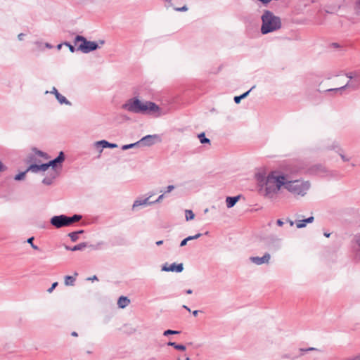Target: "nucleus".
I'll return each instance as SVG.
<instances>
[{
  "instance_id": "f257e3e1",
  "label": "nucleus",
  "mask_w": 360,
  "mask_h": 360,
  "mask_svg": "<svg viewBox=\"0 0 360 360\" xmlns=\"http://www.w3.org/2000/svg\"><path fill=\"white\" fill-rule=\"evenodd\" d=\"M122 108L132 113L153 115L155 117H160L165 114L154 102L143 101L140 100L138 97H133L128 99L122 105Z\"/></svg>"
},
{
  "instance_id": "f03ea898",
  "label": "nucleus",
  "mask_w": 360,
  "mask_h": 360,
  "mask_svg": "<svg viewBox=\"0 0 360 360\" xmlns=\"http://www.w3.org/2000/svg\"><path fill=\"white\" fill-rule=\"evenodd\" d=\"M286 174L279 171H272L266 176L264 195L273 198L282 186L285 188Z\"/></svg>"
},
{
  "instance_id": "7ed1b4c3",
  "label": "nucleus",
  "mask_w": 360,
  "mask_h": 360,
  "mask_svg": "<svg viewBox=\"0 0 360 360\" xmlns=\"http://www.w3.org/2000/svg\"><path fill=\"white\" fill-rule=\"evenodd\" d=\"M261 19L262 22L261 32L263 34L278 30L282 26L281 18L268 10L264 11Z\"/></svg>"
},
{
  "instance_id": "20e7f679",
  "label": "nucleus",
  "mask_w": 360,
  "mask_h": 360,
  "mask_svg": "<svg viewBox=\"0 0 360 360\" xmlns=\"http://www.w3.org/2000/svg\"><path fill=\"white\" fill-rule=\"evenodd\" d=\"M311 187L309 181L300 179L292 180L289 175L286 174L285 189L295 196H304Z\"/></svg>"
},
{
  "instance_id": "39448f33",
  "label": "nucleus",
  "mask_w": 360,
  "mask_h": 360,
  "mask_svg": "<svg viewBox=\"0 0 360 360\" xmlns=\"http://www.w3.org/2000/svg\"><path fill=\"white\" fill-rule=\"evenodd\" d=\"M82 218V215L79 214H74L72 217L61 214L53 217L50 220V223L54 227L60 229L64 226H69L72 224L79 221Z\"/></svg>"
},
{
  "instance_id": "423d86ee",
  "label": "nucleus",
  "mask_w": 360,
  "mask_h": 360,
  "mask_svg": "<svg viewBox=\"0 0 360 360\" xmlns=\"http://www.w3.org/2000/svg\"><path fill=\"white\" fill-rule=\"evenodd\" d=\"M79 42H80V44L78 45L77 50L81 51L84 53H88L99 48L98 44L96 42L88 41L83 36H76L74 43L75 45H77Z\"/></svg>"
},
{
  "instance_id": "0eeeda50",
  "label": "nucleus",
  "mask_w": 360,
  "mask_h": 360,
  "mask_svg": "<svg viewBox=\"0 0 360 360\" xmlns=\"http://www.w3.org/2000/svg\"><path fill=\"white\" fill-rule=\"evenodd\" d=\"M160 141V138L158 134L146 135L141 139L138 141L140 147L143 146H150L154 145L157 142Z\"/></svg>"
},
{
  "instance_id": "6e6552de",
  "label": "nucleus",
  "mask_w": 360,
  "mask_h": 360,
  "mask_svg": "<svg viewBox=\"0 0 360 360\" xmlns=\"http://www.w3.org/2000/svg\"><path fill=\"white\" fill-rule=\"evenodd\" d=\"M360 85V77H355V79L349 80L347 84L339 88L328 89V91H338L345 89V88H351L354 90L356 89Z\"/></svg>"
},
{
  "instance_id": "1a4fd4ad",
  "label": "nucleus",
  "mask_w": 360,
  "mask_h": 360,
  "mask_svg": "<svg viewBox=\"0 0 360 360\" xmlns=\"http://www.w3.org/2000/svg\"><path fill=\"white\" fill-rule=\"evenodd\" d=\"M161 270L162 271H175L177 273H180L184 270V266L182 263H180L179 264H176V263H172L169 265L167 263H166L162 266Z\"/></svg>"
},
{
  "instance_id": "9d476101",
  "label": "nucleus",
  "mask_w": 360,
  "mask_h": 360,
  "mask_svg": "<svg viewBox=\"0 0 360 360\" xmlns=\"http://www.w3.org/2000/svg\"><path fill=\"white\" fill-rule=\"evenodd\" d=\"M271 259V255L268 252H266L262 257H250V260L257 264L262 265L264 264H269Z\"/></svg>"
},
{
  "instance_id": "9b49d317",
  "label": "nucleus",
  "mask_w": 360,
  "mask_h": 360,
  "mask_svg": "<svg viewBox=\"0 0 360 360\" xmlns=\"http://www.w3.org/2000/svg\"><path fill=\"white\" fill-rule=\"evenodd\" d=\"M60 172L57 169H53L49 172L48 175L42 180V183L45 185H51L54 179L59 175Z\"/></svg>"
},
{
  "instance_id": "f8f14e48",
  "label": "nucleus",
  "mask_w": 360,
  "mask_h": 360,
  "mask_svg": "<svg viewBox=\"0 0 360 360\" xmlns=\"http://www.w3.org/2000/svg\"><path fill=\"white\" fill-rule=\"evenodd\" d=\"M327 169L323 167L322 165H314L310 169V173L316 175H319L321 176H325L327 175Z\"/></svg>"
},
{
  "instance_id": "ddd939ff",
  "label": "nucleus",
  "mask_w": 360,
  "mask_h": 360,
  "mask_svg": "<svg viewBox=\"0 0 360 360\" xmlns=\"http://www.w3.org/2000/svg\"><path fill=\"white\" fill-rule=\"evenodd\" d=\"M64 160L65 155L63 152L60 151L56 158L49 162L50 166L52 167L51 171H53V169H57L58 164H61Z\"/></svg>"
},
{
  "instance_id": "4468645a",
  "label": "nucleus",
  "mask_w": 360,
  "mask_h": 360,
  "mask_svg": "<svg viewBox=\"0 0 360 360\" xmlns=\"http://www.w3.org/2000/svg\"><path fill=\"white\" fill-rule=\"evenodd\" d=\"M153 195V194L150 195L148 198L143 200H136L134 201L133 204V208L136 207H139L141 205H153L155 203V202L149 201V198Z\"/></svg>"
},
{
  "instance_id": "2eb2a0df",
  "label": "nucleus",
  "mask_w": 360,
  "mask_h": 360,
  "mask_svg": "<svg viewBox=\"0 0 360 360\" xmlns=\"http://www.w3.org/2000/svg\"><path fill=\"white\" fill-rule=\"evenodd\" d=\"M240 195L234 197H227L226 199V206L228 208L233 207L236 203L238 201Z\"/></svg>"
},
{
  "instance_id": "dca6fc26",
  "label": "nucleus",
  "mask_w": 360,
  "mask_h": 360,
  "mask_svg": "<svg viewBox=\"0 0 360 360\" xmlns=\"http://www.w3.org/2000/svg\"><path fill=\"white\" fill-rule=\"evenodd\" d=\"M87 247L86 243H81L79 244H77L75 245L74 247L71 248L69 246L65 245V249L70 251H78V250H83L85 248Z\"/></svg>"
},
{
  "instance_id": "f3484780",
  "label": "nucleus",
  "mask_w": 360,
  "mask_h": 360,
  "mask_svg": "<svg viewBox=\"0 0 360 360\" xmlns=\"http://www.w3.org/2000/svg\"><path fill=\"white\" fill-rule=\"evenodd\" d=\"M130 303L129 299H128L127 297L121 296L117 301V304L119 307L123 309L128 306Z\"/></svg>"
},
{
  "instance_id": "a211bd4d",
  "label": "nucleus",
  "mask_w": 360,
  "mask_h": 360,
  "mask_svg": "<svg viewBox=\"0 0 360 360\" xmlns=\"http://www.w3.org/2000/svg\"><path fill=\"white\" fill-rule=\"evenodd\" d=\"M109 142L105 140H101L98 141H96L94 143V146L96 148H100V153L103 151V148H108Z\"/></svg>"
},
{
  "instance_id": "6ab92c4d",
  "label": "nucleus",
  "mask_w": 360,
  "mask_h": 360,
  "mask_svg": "<svg viewBox=\"0 0 360 360\" xmlns=\"http://www.w3.org/2000/svg\"><path fill=\"white\" fill-rule=\"evenodd\" d=\"M202 236L201 233H197L194 236H188L187 238H184L183 240H181V243H180V247H184L185 246L187 243L190 240H195V239H198L199 238L200 236Z\"/></svg>"
},
{
  "instance_id": "aec40b11",
  "label": "nucleus",
  "mask_w": 360,
  "mask_h": 360,
  "mask_svg": "<svg viewBox=\"0 0 360 360\" xmlns=\"http://www.w3.org/2000/svg\"><path fill=\"white\" fill-rule=\"evenodd\" d=\"M56 98L60 104H65L68 105H72V103L64 96L61 95L60 93H57Z\"/></svg>"
},
{
  "instance_id": "412c9836",
  "label": "nucleus",
  "mask_w": 360,
  "mask_h": 360,
  "mask_svg": "<svg viewBox=\"0 0 360 360\" xmlns=\"http://www.w3.org/2000/svg\"><path fill=\"white\" fill-rule=\"evenodd\" d=\"M335 148H338V153H339L340 156L341 157L342 160L344 162H348L349 161L350 158L346 157L345 155L342 154V150H340L338 146V144L333 143L330 147V149L335 150Z\"/></svg>"
},
{
  "instance_id": "4be33fe9",
  "label": "nucleus",
  "mask_w": 360,
  "mask_h": 360,
  "mask_svg": "<svg viewBox=\"0 0 360 360\" xmlns=\"http://www.w3.org/2000/svg\"><path fill=\"white\" fill-rule=\"evenodd\" d=\"M255 87V86H253L250 90H248V91L245 92L244 94H243L242 95L240 96H235L234 97V101L236 103H239L241 101V99H243L245 98H246L248 94H250V92Z\"/></svg>"
},
{
  "instance_id": "5701e85b",
  "label": "nucleus",
  "mask_w": 360,
  "mask_h": 360,
  "mask_svg": "<svg viewBox=\"0 0 360 360\" xmlns=\"http://www.w3.org/2000/svg\"><path fill=\"white\" fill-rule=\"evenodd\" d=\"M75 277L72 276H65V285L67 286H73L75 282Z\"/></svg>"
},
{
  "instance_id": "b1692460",
  "label": "nucleus",
  "mask_w": 360,
  "mask_h": 360,
  "mask_svg": "<svg viewBox=\"0 0 360 360\" xmlns=\"http://www.w3.org/2000/svg\"><path fill=\"white\" fill-rule=\"evenodd\" d=\"M167 345L169 346H172L174 348H175L177 350H180V351H184L186 350V347L183 345H179V344H176V342H169L167 343Z\"/></svg>"
},
{
  "instance_id": "393cba45",
  "label": "nucleus",
  "mask_w": 360,
  "mask_h": 360,
  "mask_svg": "<svg viewBox=\"0 0 360 360\" xmlns=\"http://www.w3.org/2000/svg\"><path fill=\"white\" fill-rule=\"evenodd\" d=\"M27 171L37 173L40 171V165L32 164L27 167Z\"/></svg>"
},
{
  "instance_id": "a878e982",
  "label": "nucleus",
  "mask_w": 360,
  "mask_h": 360,
  "mask_svg": "<svg viewBox=\"0 0 360 360\" xmlns=\"http://www.w3.org/2000/svg\"><path fill=\"white\" fill-rule=\"evenodd\" d=\"M201 143H210V140L205 137V133L202 132L198 136Z\"/></svg>"
},
{
  "instance_id": "bb28decb",
  "label": "nucleus",
  "mask_w": 360,
  "mask_h": 360,
  "mask_svg": "<svg viewBox=\"0 0 360 360\" xmlns=\"http://www.w3.org/2000/svg\"><path fill=\"white\" fill-rule=\"evenodd\" d=\"M137 147H140L139 146V143H138V141H136V143H134L123 145L122 146V149L123 150H128V149H130V148H137Z\"/></svg>"
},
{
  "instance_id": "cd10ccee",
  "label": "nucleus",
  "mask_w": 360,
  "mask_h": 360,
  "mask_svg": "<svg viewBox=\"0 0 360 360\" xmlns=\"http://www.w3.org/2000/svg\"><path fill=\"white\" fill-rule=\"evenodd\" d=\"M185 217L187 221L192 220L195 217V214L192 210H186L185 211Z\"/></svg>"
},
{
  "instance_id": "c85d7f7f",
  "label": "nucleus",
  "mask_w": 360,
  "mask_h": 360,
  "mask_svg": "<svg viewBox=\"0 0 360 360\" xmlns=\"http://www.w3.org/2000/svg\"><path fill=\"white\" fill-rule=\"evenodd\" d=\"M27 172V171L26 169L25 172H22L19 173L18 174L15 175V176L14 177V179L16 181L22 180L25 178Z\"/></svg>"
},
{
  "instance_id": "c756f323",
  "label": "nucleus",
  "mask_w": 360,
  "mask_h": 360,
  "mask_svg": "<svg viewBox=\"0 0 360 360\" xmlns=\"http://www.w3.org/2000/svg\"><path fill=\"white\" fill-rule=\"evenodd\" d=\"M347 77L349 79V80L355 79V77H360V75L356 72H349L346 74Z\"/></svg>"
},
{
  "instance_id": "7c9ffc66",
  "label": "nucleus",
  "mask_w": 360,
  "mask_h": 360,
  "mask_svg": "<svg viewBox=\"0 0 360 360\" xmlns=\"http://www.w3.org/2000/svg\"><path fill=\"white\" fill-rule=\"evenodd\" d=\"M296 226L298 229H302V228L305 227L306 226L305 220L302 219V220L296 221Z\"/></svg>"
},
{
  "instance_id": "2f4dec72",
  "label": "nucleus",
  "mask_w": 360,
  "mask_h": 360,
  "mask_svg": "<svg viewBox=\"0 0 360 360\" xmlns=\"http://www.w3.org/2000/svg\"><path fill=\"white\" fill-rule=\"evenodd\" d=\"M35 153L38 156L44 158V159H48L49 158V155L46 153L39 150H37V149H35Z\"/></svg>"
},
{
  "instance_id": "473e14b6",
  "label": "nucleus",
  "mask_w": 360,
  "mask_h": 360,
  "mask_svg": "<svg viewBox=\"0 0 360 360\" xmlns=\"http://www.w3.org/2000/svg\"><path fill=\"white\" fill-rule=\"evenodd\" d=\"M180 333V331H178V330H165L164 333H163V335L165 336H167V335H176V334H179Z\"/></svg>"
},
{
  "instance_id": "72a5a7b5",
  "label": "nucleus",
  "mask_w": 360,
  "mask_h": 360,
  "mask_svg": "<svg viewBox=\"0 0 360 360\" xmlns=\"http://www.w3.org/2000/svg\"><path fill=\"white\" fill-rule=\"evenodd\" d=\"M68 236L70 238L72 242H75L78 240L77 233L71 232L68 233Z\"/></svg>"
},
{
  "instance_id": "f704fd0d",
  "label": "nucleus",
  "mask_w": 360,
  "mask_h": 360,
  "mask_svg": "<svg viewBox=\"0 0 360 360\" xmlns=\"http://www.w3.org/2000/svg\"><path fill=\"white\" fill-rule=\"evenodd\" d=\"M354 10L358 15H360V0H356L355 2Z\"/></svg>"
},
{
  "instance_id": "c9c22d12",
  "label": "nucleus",
  "mask_w": 360,
  "mask_h": 360,
  "mask_svg": "<svg viewBox=\"0 0 360 360\" xmlns=\"http://www.w3.org/2000/svg\"><path fill=\"white\" fill-rule=\"evenodd\" d=\"M50 165L49 162L47 163H44V164H41L40 165V171H43V172H45L46 171L49 167H50Z\"/></svg>"
},
{
  "instance_id": "e433bc0d",
  "label": "nucleus",
  "mask_w": 360,
  "mask_h": 360,
  "mask_svg": "<svg viewBox=\"0 0 360 360\" xmlns=\"http://www.w3.org/2000/svg\"><path fill=\"white\" fill-rule=\"evenodd\" d=\"M63 44L69 48L70 52L74 53L75 51V48L70 43L65 41Z\"/></svg>"
},
{
  "instance_id": "4c0bfd02",
  "label": "nucleus",
  "mask_w": 360,
  "mask_h": 360,
  "mask_svg": "<svg viewBox=\"0 0 360 360\" xmlns=\"http://www.w3.org/2000/svg\"><path fill=\"white\" fill-rule=\"evenodd\" d=\"M33 240H34V238L33 237H31L30 238L27 239V243H30L32 246V248L34 250H39V248L35 245L34 243H33Z\"/></svg>"
},
{
  "instance_id": "58836bf2",
  "label": "nucleus",
  "mask_w": 360,
  "mask_h": 360,
  "mask_svg": "<svg viewBox=\"0 0 360 360\" xmlns=\"http://www.w3.org/2000/svg\"><path fill=\"white\" fill-rule=\"evenodd\" d=\"M58 285V282H54L52 285L51 286V288H49L48 290H47V292L49 293H51L53 292V290L56 288V287Z\"/></svg>"
},
{
  "instance_id": "ea45409f",
  "label": "nucleus",
  "mask_w": 360,
  "mask_h": 360,
  "mask_svg": "<svg viewBox=\"0 0 360 360\" xmlns=\"http://www.w3.org/2000/svg\"><path fill=\"white\" fill-rule=\"evenodd\" d=\"M188 7L186 6H184L182 7H177L175 8L174 10L176 11H188Z\"/></svg>"
},
{
  "instance_id": "a19ab883",
  "label": "nucleus",
  "mask_w": 360,
  "mask_h": 360,
  "mask_svg": "<svg viewBox=\"0 0 360 360\" xmlns=\"http://www.w3.org/2000/svg\"><path fill=\"white\" fill-rule=\"evenodd\" d=\"M355 241L357 245L359 246V250H360V233L356 234L355 236Z\"/></svg>"
},
{
  "instance_id": "79ce46f5",
  "label": "nucleus",
  "mask_w": 360,
  "mask_h": 360,
  "mask_svg": "<svg viewBox=\"0 0 360 360\" xmlns=\"http://www.w3.org/2000/svg\"><path fill=\"white\" fill-rule=\"evenodd\" d=\"M174 189V186L173 185H169V186L166 188L165 193H170V192H172Z\"/></svg>"
},
{
  "instance_id": "37998d69",
  "label": "nucleus",
  "mask_w": 360,
  "mask_h": 360,
  "mask_svg": "<svg viewBox=\"0 0 360 360\" xmlns=\"http://www.w3.org/2000/svg\"><path fill=\"white\" fill-rule=\"evenodd\" d=\"M285 359H292V358L290 356V354H283L281 356V360H285Z\"/></svg>"
},
{
  "instance_id": "c03bdc74",
  "label": "nucleus",
  "mask_w": 360,
  "mask_h": 360,
  "mask_svg": "<svg viewBox=\"0 0 360 360\" xmlns=\"http://www.w3.org/2000/svg\"><path fill=\"white\" fill-rule=\"evenodd\" d=\"M101 245H103L102 242L98 243L96 245H91L90 247L92 248L93 249L96 250V249H98Z\"/></svg>"
},
{
  "instance_id": "a18cd8bd",
  "label": "nucleus",
  "mask_w": 360,
  "mask_h": 360,
  "mask_svg": "<svg viewBox=\"0 0 360 360\" xmlns=\"http://www.w3.org/2000/svg\"><path fill=\"white\" fill-rule=\"evenodd\" d=\"M314 219V217H308L307 219H305L304 220H305V223L307 224V223L313 222Z\"/></svg>"
},
{
  "instance_id": "49530a36",
  "label": "nucleus",
  "mask_w": 360,
  "mask_h": 360,
  "mask_svg": "<svg viewBox=\"0 0 360 360\" xmlns=\"http://www.w3.org/2000/svg\"><path fill=\"white\" fill-rule=\"evenodd\" d=\"M164 198V194H161L160 195H159V197L158 198V199L156 200H155L154 202H155V203L157 202H160L162 201V200Z\"/></svg>"
},
{
  "instance_id": "de8ad7c7",
  "label": "nucleus",
  "mask_w": 360,
  "mask_h": 360,
  "mask_svg": "<svg viewBox=\"0 0 360 360\" xmlns=\"http://www.w3.org/2000/svg\"><path fill=\"white\" fill-rule=\"evenodd\" d=\"M51 94H53L55 96L57 95V93H59L56 87H53L52 90L50 91Z\"/></svg>"
},
{
  "instance_id": "09e8293b",
  "label": "nucleus",
  "mask_w": 360,
  "mask_h": 360,
  "mask_svg": "<svg viewBox=\"0 0 360 360\" xmlns=\"http://www.w3.org/2000/svg\"><path fill=\"white\" fill-rule=\"evenodd\" d=\"M117 147V145L116 143H109L108 148H115Z\"/></svg>"
},
{
  "instance_id": "8fccbe9b",
  "label": "nucleus",
  "mask_w": 360,
  "mask_h": 360,
  "mask_svg": "<svg viewBox=\"0 0 360 360\" xmlns=\"http://www.w3.org/2000/svg\"><path fill=\"white\" fill-rule=\"evenodd\" d=\"M276 224L279 226H281L283 225V221L281 220V219H278L277 221H276Z\"/></svg>"
},
{
  "instance_id": "3c124183",
  "label": "nucleus",
  "mask_w": 360,
  "mask_h": 360,
  "mask_svg": "<svg viewBox=\"0 0 360 360\" xmlns=\"http://www.w3.org/2000/svg\"><path fill=\"white\" fill-rule=\"evenodd\" d=\"M24 36H25L24 34L20 33V34H18V38L19 40L22 41L23 39Z\"/></svg>"
},
{
  "instance_id": "603ef678",
  "label": "nucleus",
  "mask_w": 360,
  "mask_h": 360,
  "mask_svg": "<svg viewBox=\"0 0 360 360\" xmlns=\"http://www.w3.org/2000/svg\"><path fill=\"white\" fill-rule=\"evenodd\" d=\"M5 169H6L5 167L4 166L2 162L0 161V172L5 170Z\"/></svg>"
},
{
  "instance_id": "864d4df0",
  "label": "nucleus",
  "mask_w": 360,
  "mask_h": 360,
  "mask_svg": "<svg viewBox=\"0 0 360 360\" xmlns=\"http://www.w3.org/2000/svg\"><path fill=\"white\" fill-rule=\"evenodd\" d=\"M314 350H317V349L314 348V347H309V348H307L305 349V351H307V352H309V351H314Z\"/></svg>"
},
{
  "instance_id": "5fc2aeb1",
  "label": "nucleus",
  "mask_w": 360,
  "mask_h": 360,
  "mask_svg": "<svg viewBox=\"0 0 360 360\" xmlns=\"http://www.w3.org/2000/svg\"><path fill=\"white\" fill-rule=\"evenodd\" d=\"M88 279L91 280V281H96V280H98V278L96 276H93L92 277L89 278Z\"/></svg>"
},
{
  "instance_id": "6e6d98bb",
  "label": "nucleus",
  "mask_w": 360,
  "mask_h": 360,
  "mask_svg": "<svg viewBox=\"0 0 360 360\" xmlns=\"http://www.w3.org/2000/svg\"><path fill=\"white\" fill-rule=\"evenodd\" d=\"M45 46H46V48H49V49H51V48L53 47V46H52V45H51V44H49V43H46V44H45Z\"/></svg>"
},
{
  "instance_id": "4d7b16f0",
  "label": "nucleus",
  "mask_w": 360,
  "mask_h": 360,
  "mask_svg": "<svg viewBox=\"0 0 360 360\" xmlns=\"http://www.w3.org/2000/svg\"><path fill=\"white\" fill-rule=\"evenodd\" d=\"M71 335H72V336H74V337H77V336H78V334H77V332L73 331V332H72Z\"/></svg>"
},
{
  "instance_id": "13d9d810",
  "label": "nucleus",
  "mask_w": 360,
  "mask_h": 360,
  "mask_svg": "<svg viewBox=\"0 0 360 360\" xmlns=\"http://www.w3.org/2000/svg\"><path fill=\"white\" fill-rule=\"evenodd\" d=\"M163 243V240H158L156 242L157 245H160Z\"/></svg>"
},
{
  "instance_id": "bf43d9fd",
  "label": "nucleus",
  "mask_w": 360,
  "mask_h": 360,
  "mask_svg": "<svg viewBox=\"0 0 360 360\" xmlns=\"http://www.w3.org/2000/svg\"><path fill=\"white\" fill-rule=\"evenodd\" d=\"M198 312H199V311H198V310H195V311H193V316H196L198 315Z\"/></svg>"
},
{
  "instance_id": "052dcab7",
  "label": "nucleus",
  "mask_w": 360,
  "mask_h": 360,
  "mask_svg": "<svg viewBox=\"0 0 360 360\" xmlns=\"http://www.w3.org/2000/svg\"><path fill=\"white\" fill-rule=\"evenodd\" d=\"M288 221L290 223V225L292 226L294 225V221L290 220V219H288Z\"/></svg>"
},
{
  "instance_id": "680f3d73",
  "label": "nucleus",
  "mask_w": 360,
  "mask_h": 360,
  "mask_svg": "<svg viewBox=\"0 0 360 360\" xmlns=\"http://www.w3.org/2000/svg\"><path fill=\"white\" fill-rule=\"evenodd\" d=\"M183 308L186 309L188 311H191V309L186 305H183Z\"/></svg>"
},
{
  "instance_id": "e2e57ef3",
  "label": "nucleus",
  "mask_w": 360,
  "mask_h": 360,
  "mask_svg": "<svg viewBox=\"0 0 360 360\" xmlns=\"http://www.w3.org/2000/svg\"><path fill=\"white\" fill-rule=\"evenodd\" d=\"M63 45H64V44H63H63H58V45L57 46V49H58V50H60V49H61V47H62V46H63Z\"/></svg>"
},
{
  "instance_id": "0e129e2a",
  "label": "nucleus",
  "mask_w": 360,
  "mask_h": 360,
  "mask_svg": "<svg viewBox=\"0 0 360 360\" xmlns=\"http://www.w3.org/2000/svg\"><path fill=\"white\" fill-rule=\"evenodd\" d=\"M186 292L187 294H191V293L193 292V291H192V290L188 289V290H187L186 291Z\"/></svg>"
},
{
  "instance_id": "69168bd1",
  "label": "nucleus",
  "mask_w": 360,
  "mask_h": 360,
  "mask_svg": "<svg viewBox=\"0 0 360 360\" xmlns=\"http://www.w3.org/2000/svg\"><path fill=\"white\" fill-rule=\"evenodd\" d=\"M84 232L83 230H80V231H75V233H77V236L79 234V233H82Z\"/></svg>"
},
{
  "instance_id": "338daca9",
  "label": "nucleus",
  "mask_w": 360,
  "mask_h": 360,
  "mask_svg": "<svg viewBox=\"0 0 360 360\" xmlns=\"http://www.w3.org/2000/svg\"><path fill=\"white\" fill-rule=\"evenodd\" d=\"M104 43H105V41H104L103 40H100V41H99V44H100L101 45L104 44Z\"/></svg>"
},
{
  "instance_id": "774afa93",
  "label": "nucleus",
  "mask_w": 360,
  "mask_h": 360,
  "mask_svg": "<svg viewBox=\"0 0 360 360\" xmlns=\"http://www.w3.org/2000/svg\"><path fill=\"white\" fill-rule=\"evenodd\" d=\"M330 233H324V236L327 238H328L330 236Z\"/></svg>"
}]
</instances>
